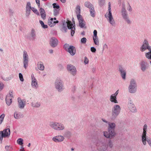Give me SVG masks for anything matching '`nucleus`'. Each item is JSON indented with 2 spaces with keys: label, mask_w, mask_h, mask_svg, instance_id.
Here are the masks:
<instances>
[{
  "label": "nucleus",
  "mask_w": 151,
  "mask_h": 151,
  "mask_svg": "<svg viewBox=\"0 0 151 151\" xmlns=\"http://www.w3.org/2000/svg\"><path fill=\"white\" fill-rule=\"evenodd\" d=\"M67 68L68 71L73 75H75L76 73V69L75 66L70 64L67 65Z\"/></svg>",
  "instance_id": "18"
},
{
  "label": "nucleus",
  "mask_w": 151,
  "mask_h": 151,
  "mask_svg": "<svg viewBox=\"0 0 151 151\" xmlns=\"http://www.w3.org/2000/svg\"><path fill=\"white\" fill-rule=\"evenodd\" d=\"M151 48V46L150 45L147 40L145 39L142 46L140 47V51L142 52H144L147 50H148Z\"/></svg>",
  "instance_id": "11"
},
{
  "label": "nucleus",
  "mask_w": 151,
  "mask_h": 151,
  "mask_svg": "<svg viewBox=\"0 0 151 151\" xmlns=\"http://www.w3.org/2000/svg\"><path fill=\"white\" fill-rule=\"evenodd\" d=\"M5 116V115L4 114H2L0 116V125L2 123Z\"/></svg>",
  "instance_id": "43"
},
{
  "label": "nucleus",
  "mask_w": 151,
  "mask_h": 151,
  "mask_svg": "<svg viewBox=\"0 0 151 151\" xmlns=\"http://www.w3.org/2000/svg\"><path fill=\"white\" fill-rule=\"evenodd\" d=\"M102 121L104 122H105L106 123H107L108 124V123L109 122H108L107 121H106V120H105L104 119H102Z\"/></svg>",
  "instance_id": "63"
},
{
  "label": "nucleus",
  "mask_w": 151,
  "mask_h": 151,
  "mask_svg": "<svg viewBox=\"0 0 151 151\" xmlns=\"http://www.w3.org/2000/svg\"><path fill=\"white\" fill-rule=\"evenodd\" d=\"M108 130L111 138L112 137L115 135L116 134L114 130L110 129H108Z\"/></svg>",
  "instance_id": "35"
},
{
  "label": "nucleus",
  "mask_w": 151,
  "mask_h": 151,
  "mask_svg": "<svg viewBox=\"0 0 151 151\" xmlns=\"http://www.w3.org/2000/svg\"><path fill=\"white\" fill-rule=\"evenodd\" d=\"M148 51V52L145 53V56L147 59L151 60V48Z\"/></svg>",
  "instance_id": "34"
},
{
  "label": "nucleus",
  "mask_w": 151,
  "mask_h": 151,
  "mask_svg": "<svg viewBox=\"0 0 151 151\" xmlns=\"http://www.w3.org/2000/svg\"><path fill=\"white\" fill-rule=\"evenodd\" d=\"M59 9H54L53 10V14L55 16H56L59 14Z\"/></svg>",
  "instance_id": "41"
},
{
  "label": "nucleus",
  "mask_w": 151,
  "mask_h": 151,
  "mask_svg": "<svg viewBox=\"0 0 151 151\" xmlns=\"http://www.w3.org/2000/svg\"><path fill=\"white\" fill-rule=\"evenodd\" d=\"M19 77L21 81L23 82L24 81L23 78V76L22 74L21 73H19Z\"/></svg>",
  "instance_id": "49"
},
{
  "label": "nucleus",
  "mask_w": 151,
  "mask_h": 151,
  "mask_svg": "<svg viewBox=\"0 0 151 151\" xmlns=\"http://www.w3.org/2000/svg\"><path fill=\"white\" fill-rule=\"evenodd\" d=\"M108 48L107 45L106 44H104L103 46V50H104L105 49H107Z\"/></svg>",
  "instance_id": "57"
},
{
  "label": "nucleus",
  "mask_w": 151,
  "mask_h": 151,
  "mask_svg": "<svg viewBox=\"0 0 151 151\" xmlns=\"http://www.w3.org/2000/svg\"><path fill=\"white\" fill-rule=\"evenodd\" d=\"M91 50L92 52H96V50L94 47H91Z\"/></svg>",
  "instance_id": "56"
},
{
  "label": "nucleus",
  "mask_w": 151,
  "mask_h": 151,
  "mask_svg": "<svg viewBox=\"0 0 151 151\" xmlns=\"http://www.w3.org/2000/svg\"><path fill=\"white\" fill-rule=\"evenodd\" d=\"M71 135V133L70 132L68 131H67L66 132H65L64 133V137H68V136H69Z\"/></svg>",
  "instance_id": "42"
},
{
  "label": "nucleus",
  "mask_w": 151,
  "mask_h": 151,
  "mask_svg": "<svg viewBox=\"0 0 151 151\" xmlns=\"http://www.w3.org/2000/svg\"><path fill=\"white\" fill-rule=\"evenodd\" d=\"M76 14H80V13L81 9H80V7L79 6H77L76 8Z\"/></svg>",
  "instance_id": "44"
},
{
  "label": "nucleus",
  "mask_w": 151,
  "mask_h": 151,
  "mask_svg": "<svg viewBox=\"0 0 151 151\" xmlns=\"http://www.w3.org/2000/svg\"><path fill=\"white\" fill-rule=\"evenodd\" d=\"M89 63V60L86 57H84V63L85 64H88Z\"/></svg>",
  "instance_id": "51"
},
{
  "label": "nucleus",
  "mask_w": 151,
  "mask_h": 151,
  "mask_svg": "<svg viewBox=\"0 0 151 151\" xmlns=\"http://www.w3.org/2000/svg\"><path fill=\"white\" fill-rule=\"evenodd\" d=\"M31 85L32 87L35 89H36L39 87V85L37 79L33 75L31 76Z\"/></svg>",
  "instance_id": "13"
},
{
  "label": "nucleus",
  "mask_w": 151,
  "mask_h": 151,
  "mask_svg": "<svg viewBox=\"0 0 151 151\" xmlns=\"http://www.w3.org/2000/svg\"><path fill=\"white\" fill-rule=\"evenodd\" d=\"M137 83L135 79L132 78L130 79L128 87V91L132 94L135 93L137 91Z\"/></svg>",
  "instance_id": "3"
},
{
  "label": "nucleus",
  "mask_w": 151,
  "mask_h": 151,
  "mask_svg": "<svg viewBox=\"0 0 151 151\" xmlns=\"http://www.w3.org/2000/svg\"><path fill=\"white\" fill-rule=\"evenodd\" d=\"M18 105L19 108L23 109L26 105V102L25 101H23L20 98L17 99Z\"/></svg>",
  "instance_id": "24"
},
{
  "label": "nucleus",
  "mask_w": 151,
  "mask_h": 151,
  "mask_svg": "<svg viewBox=\"0 0 151 151\" xmlns=\"http://www.w3.org/2000/svg\"><path fill=\"white\" fill-rule=\"evenodd\" d=\"M37 66L38 69L41 70L42 71L44 69V66L43 63L41 61L38 63Z\"/></svg>",
  "instance_id": "30"
},
{
  "label": "nucleus",
  "mask_w": 151,
  "mask_h": 151,
  "mask_svg": "<svg viewBox=\"0 0 151 151\" xmlns=\"http://www.w3.org/2000/svg\"><path fill=\"white\" fill-rule=\"evenodd\" d=\"M67 51L71 55L73 56L75 54L76 51L74 47L70 45V47H69V48Z\"/></svg>",
  "instance_id": "25"
},
{
  "label": "nucleus",
  "mask_w": 151,
  "mask_h": 151,
  "mask_svg": "<svg viewBox=\"0 0 151 151\" xmlns=\"http://www.w3.org/2000/svg\"><path fill=\"white\" fill-rule=\"evenodd\" d=\"M52 5L54 9H59L60 8L59 6L55 3H53L52 4Z\"/></svg>",
  "instance_id": "46"
},
{
  "label": "nucleus",
  "mask_w": 151,
  "mask_h": 151,
  "mask_svg": "<svg viewBox=\"0 0 151 151\" xmlns=\"http://www.w3.org/2000/svg\"><path fill=\"white\" fill-rule=\"evenodd\" d=\"M108 145L111 148L113 147V144L111 140L109 141L108 143Z\"/></svg>",
  "instance_id": "53"
},
{
  "label": "nucleus",
  "mask_w": 151,
  "mask_h": 151,
  "mask_svg": "<svg viewBox=\"0 0 151 151\" xmlns=\"http://www.w3.org/2000/svg\"><path fill=\"white\" fill-rule=\"evenodd\" d=\"M13 98V93L12 92H9V93L6 96L5 100L6 104L9 106L12 103V99Z\"/></svg>",
  "instance_id": "15"
},
{
  "label": "nucleus",
  "mask_w": 151,
  "mask_h": 151,
  "mask_svg": "<svg viewBox=\"0 0 151 151\" xmlns=\"http://www.w3.org/2000/svg\"><path fill=\"white\" fill-rule=\"evenodd\" d=\"M39 10L41 17L43 19H45L46 18V14L44 9L42 8H40Z\"/></svg>",
  "instance_id": "26"
},
{
  "label": "nucleus",
  "mask_w": 151,
  "mask_h": 151,
  "mask_svg": "<svg viewBox=\"0 0 151 151\" xmlns=\"http://www.w3.org/2000/svg\"><path fill=\"white\" fill-rule=\"evenodd\" d=\"M28 38L30 40H34L36 38V32L35 30L32 29L31 32L30 33L29 35Z\"/></svg>",
  "instance_id": "21"
},
{
  "label": "nucleus",
  "mask_w": 151,
  "mask_h": 151,
  "mask_svg": "<svg viewBox=\"0 0 151 151\" xmlns=\"http://www.w3.org/2000/svg\"><path fill=\"white\" fill-rule=\"evenodd\" d=\"M55 88L59 92L62 91L64 89L63 83L59 79H57L55 83Z\"/></svg>",
  "instance_id": "7"
},
{
  "label": "nucleus",
  "mask_w": 151,
  "mask_h": 151,
  "mask_svg": "<svg viewBox=\"0 0 151 151\" xmlns=\"http://www.w3.org/2000/svg\"><path fill=\"white\" fill-rule=\"evenodd\" d=\"M93 38L95 44L97 45H99V44L98 37H93Z\"/></svg>",
  "instance_id": "37"
},
{
  "label": "nucleus",
  "mask_w": 151,
  "mask_h": 151,
  "mask_svg": "<svg viewBox=\"0 0 151 151\" xmlns=\"http://www.w3.org/2000/svg\"><path fill=\"white\" fill-rule=\"evenodd\" d=\"M39 22L41 24L42 27L44 29H46L48 27V26L47 25L45 24L43 22L42 20H40Z\"/></svg>",
  "instance_id": "38"
},
{
  "label": "nucleus",
  "mask_w": 151,
  "mask_h": 151,
  "mask_svg": "<svg viewBox=\"0 0 151 151\" xmlns=\"http://www.w3.org/2000/svg\"><path fill=\"white\" fill-rule=\"evenodd\" d=\"M77 18L78 21L79 26L81 28L84 27L86 25V22L82 17L80 14H78Z\"/></svg>",
  "instance_id": "17"
},
{
  "label": "nucleus",
  "mask_w": 151,
  "mask_h": 151,
  "mask_svg": "<svg viewBox=\"0 0 151 151\" xmlns=\"http://www.w3.org/2000/svg\"><path fill=\"white\" fill-rule=\"evenodd\" d=\"M140 69L143 72H145L148 69V64L144 60L142 61L140 63Z\"/></svg>",
  "instance_id": "14"
},
{
  "label": "nucleus",
  "mask_w": 151,
  "mask_h": 151,
  "mask_svg": "<svg viewBox=\"0 0 151 151\" xmlns=\"http://www.w3.org/2000/svg\"><path fill=\"white\" fill-rule=\"evenodd\" d=\"M125 5L124 3L122 4V7L121 9V15L123 18L128 16L127 12L125 9Z\"/></svg>",
  "instance_id": "22"
},
{
  "label": "nucleus",
  "mask_w": 151,
  "mask_h": 151,
  "mask_svg": "<svg viewBox=\"0 0 151 151\" xmlns=\"http://www.w3.org/2000/svg\"><path fill=\"white\" fill-rule=\"evenodd\" d=\"M96 146L100 151L104 150L106 148V146L105 144L101 142H99L96 144Z\"/></svg>",
  "instance_id": "20"
},
{
  "label": "nucleus",
  "mask_w": 151,
  "mask_h": 151,
  "mask_svg": "<svg viewBox=\"0 0 151 151\" xmlns=\"http://www.w3.org/2000/svg\"><path fill=\"white\" fill-rule=\"evenodd\" d=\"M4 87V84L0 82V91H1L3 89Z\"/></svg>",
  "instance_id": "55"
},
{
  "label": "nucleus",
  "mask_w": 151,
  "mask_h": 151,
  "mask_svg": "<svg viewBox=\"0 0 151 151\" xmlns=\"http://www.w3.org/2000/svg\"><path fill=\"white\" fill-rule=\"evenodd\" d=\"M89 11L91 16L94 17L95 16V12L94 7L89 9Z\"/></svg>",
  "instance_id": "36"
},
{
  "label": "nucleus",
  "mask_w": 151,
  "mask_h": 151,
  "mask_svg": "<svg viewBox=\"0 0 151 151\" xmlns=\"http://www.w3.org/2000/svg\"><path fill=\"white\" fill-rule=\"evenodd\" d=\"M119 71L120 73L121 76L124 80L126 79V71L125 68L122 66H119Z\"/></svg>",
  "instance_id": "19"
},
{
  "label": "nucleus",
  "mask_w": 151,
  "mask_h": 151,
  "mask_svg": "<svg viewBox=\"0 0 151 151\" xmlns=\"http://www.w3.org/2000/svg\"><path fill=\"white\" fill-rule=\"evenodd\" d=\"M14 117L16 119H19L23 117V115L20 113L15 112L14 114Z\"/></svg>",
  "instance_id": "31"
},
{
  "label": "nucleus",
  "mask_w": 151,
  "mask_h": 151,
  "mask_svg": "<svg viewBox=\"0 0 151 151\" xmlns=\"http://www.w3.org/2000/svg\"><path fill=\"white\" fill-rule=\"evenodd\" d=\"M5 148L7 151H9L10 150V146H6L5 147Z\"/></svg>",
  "instance_id": "59"
},
{
  "label": "nucleus",
  "mask_w": 151,
  "mask_h": 151,
  "mask_svg": "<svg viewBox=\"0 0 151 151\" xmlns=\"http://www.w3.org/2000/svg\"><path fill=\"white\" fill-rule=\"evenodd\" d=\"M53 50L52 49H50L49 50V52L50 54H52L53 53Z\"/></svg>",
  "instance_id": "62"
},
{
  "label": "nucleus",
  "mask_w": 151,
  "mask_h": 151,
  "mask_svg": "<svg viewBox=\"0 0 151 151\" xmlns=\"http://www.w3.org/2000/svg\"><path fill=\"white\" fill-rule=\"evenodd\" d=\"M84 6L86 7L89 9L94 7L93 5L91 3L88 1L85 2L84 3Z\"/></svg>",
  "instance_id": "33"
},
{
  "label": "nucleus",
  "mask_w": 151,
  "mask_h": 151,
  "mask_svg": "<svg viewBox=\"0 0 151 151\" xmlns=\"http://www.w3.org/2000/svg\"><path fill=\"white\" fill-rule=\"evenodd\" d=\"M97 31L96 30H94L93 31V37H98L97 36Z\"/></svg>",
  "instance_id": "52"
},
{
  "label": "nucleus",
  "mask_w": 151,
  "mask_h": 151,
  "mask_svg": "<svg viewBox=\"0 0 151 151\" xmlns=\"http://www.w3.org/2000/svg\"><path fill=\"white\" fill-rule=\"evenodd\" d=\"M123 19L128 24L131 23L130 20L129 19L128 16Z\"/></svg>",
  "instance_id": "47"
},
{
  "label": "nucleus",
  "mask_w": 151,
  "mask_h": 151,
  "mask_svg": "<svg viewBox=\"0 0 151 151\" xmlns=\"http://www.w3.org/2000/svg\"><path fill=\"white\" fill-rule=\"evenodd\" d=\"M25 9V15L27 17H29L30 14L31 10L37 15H40V14L38 10L35 7H31V3L29 1L27 3Z\"/></svg>",
  "instance_id": "4"
},
{
  "label": "nucleus",
  "mask_w": 151,
  "mask_h": 151,
  "mask_svg": "<svg viewBox=\"0 0 151 151\" xmlns=\"http://www.w3.org/2000/svg\"><path fill=\"white\" fill-rule=\"evenodd\" d=\"M115 126L116 124L115 123L109 122L108 123V129H110L114 130Z\"/></svg>",
  "instance_id": "32"
},
{
  "label": "nucleus",
  "mask_w": 151,
  "mask_h": 151,
  "mask_svg": "<svg viewBox=\"0 0 151 151\" xmlns=\"http://www.w3.org/2000/svg\"><path fill=\"white\" fill-rule=\"evenodd\" d=\"M69 47H70V45H69L68 44H65L64 46V48L66 51L69 48Z\"/></svg>",
  "instance_id": "50"
},
{
  "label": "nucleus",
  "mask_w": 151,
  "mask_h": 151,
  "mask_svg": "<svg viewBox=\"0 0 151 151\" xmlns=\"http://www.w3.org/2000/svg\"><path fill=\"white\" fill-rule=\"evenodd\" d=\"M49 126L52 129L56 131H63L65 129V127L63 124L57 122H50Z\"/></svg>",
  "instance_id": "2"
},
{
  "label": "nucleus",
  "mask_w": 151,
  "mask_h": 151,
  "mask_svg": "<svg viewBox=\"0 0 151 151\" xmlns=\"http://www.w3.org/2000/svg\"><path fill=\"white\" fill-rule=\"evenodd\" d=\"M147 142L149 146L151 148V138H150L149 139H146V142Z\"/></svg>",
  "instance_id": "54"
},
{
  "label": "nucleus",
  "mask_w": 151,
  "mask_h": 151,
  "mask_svg": "<svg viewBox=\"0 0 151 151\" xmlns=\"http://www.w3.org/2000/svg\"><path fill=\"white\" fill-rule=\"evenodd\" d=\"M118 90L115 93L113 94H112L113 95H114L115 96H117V95H118Z\"/></svg>",
  "instance_id": "60"
},
{
  "label": "nucleus",
  "mask_w": 151,
  "mask_h": 151,
  "mask_svg": "<svg viewBox=\"0 0 151 151\" xmlns=\"http://www.w3.org/2000/svg\"><path fill=\"white\" fill-rule=\"evenodd\" d=\"M67 27L68 29H71V34L72 36H73L75 30V24H72L71 21L67 20L66 22H63L61 30L62 32H66L67 30Z\"/></svg>",
  "instance_id": "1"
},
{
  "label": "nucleus",
  "mask_w": 151,
  "mask_h": 151,
  "mask_svg": "<svg viewBox=\"0 0 151 151\" xmlns=\"http://www.w3.org/2000/svg\"><path fill=\"white\" fill-rule=\"evenodd\" d=\"M87 39L85 37H83L81 39V42L82 44H85L86 43Z\"/></svg>",
  "instance_id": "48"
},
{
  "label": "nucleus",
  "mask_w": 151,
  "mask_h": 151,
  "mask_svg": "<svg viewBox=\"0 0 151 151\" xmlns=\"http://www.w3.org/2000/svg\"><path fill=\"white\" fill-rule=\"evenodd\" d=\"M38 6L39 7L40 6V0H35Z\"/></svg>",
  "instance_id": "58"
},
{
  "label": "nucleus",
  "mask_w": 151,
  "mask_h": 151,
  "mask_svg": "<svg viewBox=\"0 0 151 151\" xmlns=\"http://www.w3.org/2000/svg\"><path fill=\"white\" fill-rule=\"evenodd\" d=\"M58 40L55 37H52L50 40V44L52 47H55L58 44Z\"/></svg>",
  "instance_id": "23"
},
{
  "label": "nucleus",
  "mask_w": 151,
  "mask_h": 151,
  "mask_svg": "<svg viewBox=\"0 0 151 151\" xmlns=\"http://www.w3.org/2000/svg\"><path fill=\"white\" fill-rule=\"evenodd\" d=\"M111 5L110 3L109 2V3L108 12H106L105 16L110 24L113 26H115L116 23L112 15Z\"/></svg>",
  "instance_id": "6"
},
{
  "label": "nucleus",
  "mask_w": 151,
  "mask_h": 151,
  "mask_svg": "<svg viewBox=\"0 0 151 151\" xmlns=\"http://www.w3.org/2000/svg\"><path fill=\"white\" fill-rule=\"evenodd\" d=\"M10 134V131L9 128L4 129L0 131V141H2L3 138H8Z\"/></svg>",
  "instance_id": "8"
},
{
  "label": "nucleus",
  "mask_w": 151,
  "mask_h": 151,
  "mask_svg": "<svg viewBox=\"0 0 151 151\" xmlns=\"http://www.w3.org/2000/svg\"><path fill=\"white\" fill-rule=\"evenodd\" d=\"M31 106L34 108H38L40 106V103L39 102L34 101L31 103Z\"/></svg>",
  "instance_id": "29"
},
{
  "label": "nucleus",
  "mask_w": 151,
  "mask_h": 151,
  "mask_svg": "<svg viewBox=\"0 0 151 151\" xmlns=\"http://www.w3.org/2000/svg\"><path fill=\"white\" fill-rule=\"evenodd\" d=\"M65 139L64 136L61 135H58L53 137L52 140L54 142L58 143L63 142Z\"/></svg>",
  "instance_id": "16"
},
{
  "label": "nucleus",
  "mask_w": 151,
  "mask_h": 151,
  "mask_svg": "<svg viewBox=\"0 0 151 151\" xmlns=\"http://www.w3.org/2000/svg\"><path fill=\"white\" fill-rule=\"evenodd\" d=\"M127 106L129 110L132 112H135L137 110L136 107L133 104L132 99L129 98L128 99Z\"/></svg>",
  "instance_id": "12"
},
{
  "label": "nucleus",
  "mask_w": 151,
  "mask_h": 151,
  "mask_svg": "<svg viewBox=\"0 0 151 151\" xmlns=\"http://www.w3.org/2000/svg\"><path fill=\"white\" fill-rule=\"evenodd\" d=\"M59 22L58 20L56 21H54L53 18H51L50 19H49L48 23V25L50 27H53L55 26L56 23H58Z\"/></svg>",
  "instance_id": "27"
},
{
  "label": "nucleus",
  "mask_w": 151,
  "mask_h": 151,
  "mask_svg": "<svg viewBox=\"0 0 151 151\" xmlns=\"http://www.w3.org/2000/svg\"><path fill=\"white\" fill-rule=\"evenodd\" d=\"M99 5L100 6H102L105 3V0H99L98 2Z\"/></svg>",
  "instance_id": "45"
},
{
  "label": "nucleus",
  "mask_w": 151,
  "mask_h": 151,
  "mask_svg": "<svg viewBox=\"0 0 151 151\" xmlns=\"http://www.w3.org/2000/svg\"><path fill=\"white\" fill-rule=\"evenodd\" d=\"M127 9L130 12H131L132 11V8L129 5V7L127 8Z\"/></svg>",
  "instance_id": "61"
},
{
  "label": "nucleus",
  "mask_w": 151,
  "mask_h": 151,
  "mask_svg": "<svg viewBox=\"0 0 151 151\" xmlns=\"http://www.w3.org/2000/svg\"><path fill=\"white\" fill-rule=\"evenodd\" d=\"M120 106L117 104L114 105L112 109L111 118L112 119H116L119 114L121 111Z\"/></svg>",
  "instance_id": "5"
},
{
  "label": "nucleus",
  "mask_w": 151,
  "mask_h": 151,
  "mask_svg": "<svg viewBox=\"0 0 151 151\" xmlns=\"http://www.w3.org/2000/svg\"><path fill=\"white\" fill-rule=\"evenodd\" d=\"M63 3H65L66 2V0H60Z\"/></svg>",
  "instance_id": "64"
},
{
  "label": "nucleus",
  "mask_w": 151,
  "mask_h": 151,
  "mask_svg": "<svg viewBox=\"0 0 151 151\" xmlns=\"http://www.w3.org/2000/svg\"><path fill=\"white\" fill-rule=\"evenodd\" d=\"M147 126L146 124H145L143 127V132L141 135V139L143 145H146L147 131Z\"/></svg>",
  "instance_id": "10"
},
{
  "label": "nucleus",
  "mask_w": 151,
  "mask_h": 151,
  "mask_svg": "<svg viewBox=\"0 0 151 151\" xmlns=\"http://www.w3.org/2000/svg\"><path fill=\"white\" fill-rule=\"evenodd\" d=\"M109 100L112 103H113L115 104H117L118 103L116 97L113 94L111 95L110 96Z\"/></svg>",
  "instance_id": "28"
},
{
  "label": "nucleus",
  "mask_w": 151,
  "mask_h": 151,
  "mask_svg": "<svg viewBox=\"0 0 151 151\" xmlns=\"http://www.w3.org/2000/svg\"><path fill=\"white\" fill-rule=\"evenodd\" d=\"M23 140L22 139L19 138L17 140V143L19 145H22L23 144Z\"/></svg>",
  "instance_id": "40"
},
{
  "label": "nucleus",
  "mask_w": 151,
  "mask_h": 151,
  "mask_svg": "<svg viewBox=\"0 0 151 151\" xmlns=\"http://www.w3.org/2000/svg\"><path fill=\"white\" fill-rule=\"evenodd\" d=\"M104 136L106 138H111L108 132L104 131L103 132Z\"/></svg>",
  "instance_id": "39"
},
{
  "label": "nucleus",
  "mask_w": 151,
  "mask_h": 151,
  "mask_svg": "<svg viewBox=\"0 0 151 151\" xmlns=\"http://www.w3.org/2000/svg\"><path fill=\"white\" fill-rule=\"evenodd\" d=\"M29 62V57L27 52L24 50L23 54V67L26 69L28 66Z\"/></svg>",
  "instance_id": "9"
}]
</instances>
